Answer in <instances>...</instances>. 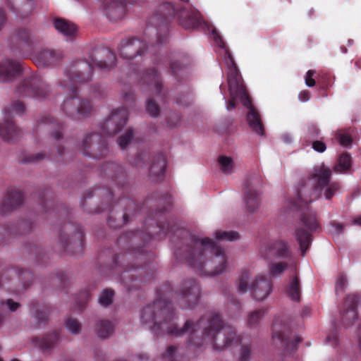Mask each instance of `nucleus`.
Masks as SVG:
<instances>
[{
  "mask_svg": "<svg viewBox=\"0 0 361 361\" xmlns=\"http://www.w3.org/2000/svg\"><path fill=\"white\" fill-rule=\"evenodd\" d=\"M361 306V295L357 293L348 294L340 312L341 320L345 327L353 326L356 322L358 314L357 308Z\"/></svg>",
  "mask_w": 361,
  "mask_h": 361,
  "instance_id": "13",
  "label": "nucleus"
},
{
  "mask_svg": "<svg viewBox=\"0 0 361 361\" xmlns=\"http://www.w3.org/2000/svg\"><path fill=\"white\" fill-rule=\"evenodd\" d=\"M48 317V312L44 310H37L35 314V318L37 324H40L47 321Z\"/></svg>",
  "mask_w": 361,
  "mask_h": 361,
  "instance_id": "57",
  "label": "nucleus"
},
{
  "mask_svg": "<svg viewBox=\"0 0 361 361\" xmlns=\"http://www.w3.org/2000/svg\"><path fill=\"white\" fill-rule=\"evenodd\" d=\"M121 57L133 60L144 56L148 50L147 43L136 37H129L121 41L118 47Z\"/></svg>",
  "mask_w": 361,
  "mask_h": 361,
  "instance_id": "12",
  "label": "nucleus"
},
{
  "mask_svg": "<svg viewBox=\"0 0 361 361\" xmlns=\"http://www.w3.org/2000/svg\"><path fill=\"white\" fill-rule=\"evenodd\" d=\"M326 342L333 347L337 346L338 344V336L335 331L331 332L326 338Z\"/></svg>",
  "mask_w": 361,
  "mask_h": 361,
  "instance_id": "59",
  "label": "nucleus"
},
{
  "mask_svg": "<svg viewBox=\"0 0 361 361\" xmlns=\"http://www.w3.org/2000/svg\"><path fill=\"white\" fill-rule=\"evenodd\" d=\"M331 176V171L322 165L314 170L312 178L303 180L300 183L298 197L302 204L295 202L293 207L301 209L300 221L309 231H317L319 224L314 212L307 206V203L320 197L322 191H324L326 199H331L340 188L338 183L330 182Z\"/></svg>",
  "mask_w": 361,
  "mask_h": 361,
  "instance_id": "2",
  "label": "nucleus"
},
{
  "mask_svg": "<svg viewBox=\"0 0 361 361\" xmlns=\"http://www.w3.org/2000/svg\"><path fill=\"white\" fill-rule=\"evenodd\" d=\"M32 229V223L28 220H21L16 225H7L0 228V237L3 240H8L14 233L24 235L29 233Z\"/></svg>",
  "mask_w": 361,
  "mask_h": 361,
  "instance_id": "22",
  "label": "nucleus"
},
{
  "mask_svg": "<svg viewBox=\"0 0 361 361\" xmlns=\"http://www.w3.org/2000/svg\"><path fill=\"white\" fill-rule=\"evenodd\" d=\"M16 94L19 97L46 98L50 94V88L40 77L32 76L17 85Z\"/></svg>",
  "mask_w": 361,
  "mask_h": 361,
  "instance_id": "10",
  "label": "nucleus"
},
{
  "mask_svg": "<svg viewBox=\"0 0 361 361\" xmlns=\"http://www.w3.org/2000/svg\"><path fill=\"white\" fill-rule=\"evenodd\" d=\"M45 157V154L42 152H37L36 154H30L24 157V158L23 159V162L28 164H37L39 163L40 161L44 159Z\"/></svg>",
  "mask_w": 361,
  "mask_h": 361,
  "instance_id": "50",
  "label": "nucleus"
},
{
  "mask_svg": "<svg viewBox=\"0 0 361 361\" xmlns=\"http://www.w3.org/2000/svg\"><path fill=\"white\" fill-rule=\"evenodd\" d=\"M23 252H27L28 255H35L36 257L39 253V247L37 245L32 243H27L23 247Z\"/></svg>",
  "mask_w": 361,
  "mask_h": 361,
  "instance_id": "55",
  "label": "nucleus"
},
{
  "mask_svg": "<svg viewBox=\"0 0 361 361\" xmlns=\"http://www.w3.org/2000/svg\"><path fill=\"white\" fill-rule=\"evenodd\" d=\"M262 178L259 175L254 173L250 175L244 183L245 192L249 190L252 192H257V188L261 185Z\"/></svg>",
  "mask_w": 361,
  "mask_h": 361,
  "instance_id": "38",
  "label": "nucleus"
},
{
  "mask_svg": "<svg viewBox=\"0 0 361 361\" xmlns=\"http://www.w3.org/2000/svg\"><path fill=\"white\" fill-rule=\"evenodd\" d=\"M289 328L282 326L279 329H276L274 338L281 342L283 350L288 353H291L296 350L297 345L302 341V338L299 336L290 335Z\"/></svg>",
  "mask_w": 361,
  "mask_h": 361,
  "instance_id": "17",
  "label": "nucleus"
},
{
  "mask_svg": "<svg viewBox=\"0 0 361 361\" xmlns=\"http://www.w3.org/2000/svg\"><path fill=\"white\" fill-rule=\"evenodd\" d=\"M54 24L55 28L66 37H75L77 33V26L63 18L55 19Z\"/></svg>",
  "mask_w": 361,
  "mask_h": 361,
  "instance_id": "30",
  "label": "nucleus"
},
{
  "mask_svg": "<svg viewBox=\"0 0 361 361\" xmlns=\"http://www.w3.org/2000/svg\"><path fill=\"white\" fill-rule=\"evenodd\" d=\"M39 128L41 130H45L56 140L62 137L61 126L58 123L53 117L50 116H42L39 120Z\"/></svg>",
  "mask_w": 361,
  "mask_h": 361,
  "instance_id": "24",
  "label": "nucleus"
},
{
  "mask_svg": "<svg viewBox=\"0 0 361 361\" xmlns=\"http://www.w3.org/2000/svg\"><path fill=\"white\" fill-rule=\"evenodd\" d=\"M287 267L288 264L285 262L273 263L269 267V271L271 276H279L287 269Z\"/></svg>",
  "mask_w": 361,
  "mask_h": 361,
  "instance_id": "49",
  "label": "nucleus"
},
{
  "mask_svg": "<svg viewBox=\"0 0 361 361\" xmlns=\"http://www.w3.org/2000/svg\"><path fill=\"white\" fill-rule=\"evenodd\" d=\"M166 169V158L164 155L159 154L154 157L149 168V176L151 177L159 178L164 174Z\"/></svg>",
  "mask_w": 361,
  "mask_h": 361,
  "instance_id": "31",
  "label": "nucleus"
},
{
  "mask_svg": "<svg viewBox=\"0 0 361 361\" xmlns=\"http://www.w3.org/2000/svg\"><path fill=\"white\" fill-rule=\"evenodd\" d=\"M61 58V53L49 49H42L36 54L35 63L39 66L45 67L56 63Z\"/></svg>",
  "mask_w": 361,
  "mask_h": 361,
  "instance_id": "25",
  "label": "nucleus"
},
{
  "mask_svg": "<svg viewBox=\"0 0 361 361\" xmlns=\"http://www.w3.org/2000/svg\"><path fill=\"white\" fill-rule=\"evenodd\" d=\"M294 236L299 245L301 255L303 257L312 241V235L309 231L304 230L302 226H300L295 228Z\"/></svg>",
  "mask_w": 361,
  "mask_h": 361,
  "instance_id": "27",
  "label": "nucleus"
},
{
  "mask_svg": "<svg viewBox=\"0 0 361 361\" xmlns=\"http://www.w3.org/2000/svg\"><path fill=\"white\" fill-rule=\"evenodd\" d=\"M140 318L142 324L149 325V328L157 334H166L179 337L188 334L191 336L190 342L197 345L208 340L216 350H224L237 341L235 329L224 324L217 314L211 316L207 320L202 339L194 338L203 319H200L196 323L187 320L182 327H178L173 322V308L171 302L165 300H158L144 307Z\"/></svg>",
  "mask_w": 361,
  "mask_h": 361,
  "instance_id": "1",
  "label": "nucleus"
},
{
  "mask_svg": "<svg viewBox=\"0 0 361 361\" xmlns=\"http://www.w3.org/2000/svg\"><path fill=\"white\" fill-rule=\"evenodd\" d=\"M145 155L140 153L137 154L135 157L133 161H132V164L137 167H140L142 166V161L145 158Z\"/></svg>",
  "mask_w": 361,
  "mask_h": 361,
  "instance_id": "62",
  "label": "nucleus"
},
{
  "mask_svg": "<svg viewBox=\"0 0 361 361\" xmlns=\"http://www.w3.org/2000/svg\"><path fill=\"white\" fill-rule=\"evenodd\" d=\"M66 329L73 334H79L81 331L82 324L76 319L70 318L66 323Z\"/></svg>",
  "mask_w": 361,
  "mask_h": 361,
  "instance_id": "46",
  "label": "nucleus"
},
{
  "mask_svg": "<svg viewBox=\"0 0 361 361\" xmlns=\"http://www.w3.org/2000/svg\"><path fill=\"white\" fill-rule=\"evenodd\" d=\"M336 139L338 140L340 144L344 147L350 145L352 142L351 137L343 131H338L336 133Z\"/></svg>",
  "mask_w": 361,
  "mask_h": 361,
  "instance_id": "53",
  "label": "nucleus"
},
{
  "mask_svg": "<svg viewBox=\"0 0 361 361\" xmlns=\"http://www.w3.org/2000/svg\"><path fill=\"white\" fill-rule=\"evenodd\" d=\"M14 39L20 49H23L25 47H29L32 44L31 33L25 28L18 29L14 35Z\"/></svg>",
  "mask_w": 361,
  "mask_h": 361,
  "instance_id": "33",
  "label": "nucleus"
},
{
  "mask_svg": "<svg viewBox=\"0 0 361 361\" xmlns=\"http://www.w3.org/2000/svg\"><path fill=\"white\" fill-rule=\"evenodd\" d=\"M170 73L177 80L182 78L186 72V66L178 61L173 60L169 63Z\"/></svg>",
  "mask_w": 361,
  "mask_h": 361,
  "instance_id": "39",
  "label": "nucleus"
},
{
  "mask_svg": "<svg viewBox=\"0 0 361 361\" xmlns=\"http://www.w3.org/2000/svg\"><path fill=\"white\" fill-rule=\"evenodd\" d=\"M73 94H75L73 93ZM62 111L73 120H81L91 116L94 111L93 104L87 98L75 95L66 98L61 104Z\"/></svg>",
  "mask_w": 361,
  "mask_h": 361,
  "instance_id": "8",
  "label": "nucleus"
},
{
  "mask_svg": "<svg viewBox=\"0 0 361 361\" xmlns=\"http://www.w3.org/2000/svg\"><path fill=\"white\" fill-rule=\"evenodd\" d=\"M115 330L114 324L107 319H99L95 322L94 333L102 340L109 338Z\"/></svg>",
  "mask_w": 361,
  "mask_h": 361,
  "instance_id": "26",
  "label": "nucleus"
},
{
  "mask_svg": "<svg viewBox=\"0 0 361 361\" xmlns=\"http://www.w3.org/2000/svg\"><path fill=\"white\" fill-rule=\"evenodd\" d=\"M114 291L111 289L104 290L99 296V302L104 307H107L112 303Z\"/></svg>",
  "mask_w": 361,
  "mask_h": 361,
  "instance_id": "42",
  "label": "nucleus"
},
{
  "mask_svg": "<svg viewBox=\"0 0 361 361\" xmlns=\"http://www.w3.org/2000/svg\"><path fill=\"white\" fill-rule=\"evenodd\" d=\"M146 110L152 117H157L160 114L161 109L159 104L153 99H148L146 102Z\"/></svg>",
  "mask_w": 361,
  "mask_h": 361,
  "instance_id": "44",
  "label": "nucleus"
},
{
  "mask_svg": "<svg viewBox=\"0 0 361 361\" xmlns=\"http://www.w3.org/2000/svg\"><path fill=\"white\" fill-rule=\"evenodd\" d=\"M33 341L38 343L39 347L44 352L51 351L60 343L59 334L56 331L46 334L41 339L35 338Z\"/></svg>",
  "mask_w": 361,
  "mask_h": 361,
  "instance_id": "28",
  "label": "nucleus"
},
{
  "mask_svg": "<svg viewBox=\"0 0 361 361\" xmlns=\"http://www.w3.org/2000/svg\"><path fill=\"white\" fill-rule=\"evenodd\" d=\"M105 13L111 21H117L123 18L126 11V0H106Z\"/></svg>",
  "mask_w": 361,
  "mask_h": 361,
  "instance_id": "21",
  "label": "nucleus"
},
{
  "mask_svg": "<svg viewBox=\"0 0 361 361\" xmlns=\"http://www.w3.org/2000/svg\"><path fill=\"white\" fill-rule=\"evenodd\" d=\"M83 231L81 226L67 224L63 227L59 235L61 248L68 254L78 256L83 249Z\"/></svg>",
  "mask_w": 361,
  "mask_h": 361,
  "instance_id": "6",
  "label": "nucleus"
},
{
  "mask_svg": "<svg viewBox=\"0 0 361 361\" xmlns=\"http://www.w3.org/2000/svg\"><path fill=\"white\" fill-rule=\"evenodd\" d=\"M21 66L19 61L7 60L0 65V78L4 82L14 80L20 73Z\"/></svg>",
  "mask_w": 361,
  "mask_h": 361,
  "instance_id": "23",
  "label": "nucleus"
},
{
  "mask_svg": "<svg viewBox=\"0 0 361 361\" xmlns=\"http://www.w3.org/2000/svg\"><path fill=\"white\" fill-rule=\"evenodd\" d=\"M227 81L230 97L233 99H239L241 103L248 109L247 121L250 128L257 134L264 135V127L260 116L251 104L250 99L242 82L241 77L238 75L235 66L230 68Z\"/></svg>",
  "mask_w": 361,
  "mask_h": 361,
  "instance_id": "4",
  "label": "nucleus"
},
{
  "mask_svg": "<svg viewBox=\"0 0 361 361\" xmlns=\"http://www.w3.org/2000/svg\"><path fill=\"white\" fill-rule=\"evenodd\" d=\"M173 15H175V7L171 3L164 2L149 18L148 27L154 32L158 44H162L166 39L169 32L167 18Z\"/></svg>",
  "mask_w": 361,
  "mask_h": 361,
  "instance_id": "7",
  "label": "nucleus"
},
{
  "mask_svg": "<svg viewBox=\"0 0 361 361\" xmlns=\"http://www.w3.org/2000/svg\"><path fill=\"white\" fill-rule=\"evenodd\" d=\"M250 290L255 300L262 301L271 293L272 283L266 277L259 276L252 282Z\"/></svg>",
  "mask_w": 361,
  "mask_h": 361,
  "instance_id": "18",
  "label": "nucleus"
},
{
  "mask_svg": "<svg viewBox=\"0 0 361 361\" xmlns=\"http://www.w3.org/2000/svg\"><path fill=\"white\" fill-rule=\"evenodd\" d=\"M104 171L115 180L121 181L125 177V173L121 166L114 163L106 164L104 166Z\"/></svg>",
  "mask_w": 361,
  "mask_h": 361,
  "instance_id": "37",
  "label": "nucleus"
},
{
  "mask_svg": "<svg viewBox=\"0 0 361 361\" xmlns=\"http://www.w3.org/2000/svg\"><path fill=\"white\" fill-rule=\"evenodd\" d=\"M23 197L20 192L11 190L7 192L0 202V214L7 215L23 204Z\"/></svg>",
  "mask_w": 361,
  "mask_h": 361,
  "instance_id": "19",
  "label": "nucleus"
},
{
  "mask_svg": "<svg viewBox=\"0 0 361 361\" xmlns=\"http://www.w3.org/2000/svg\"><path fill=\"white\" fill-rule=\"evenodd\" d=\"M286 294L293 301L300 299V281L297 276H294L286 289Z\"/></svg>",
  "mask_w": 361,
  "mask_h": 361,
  "instance_id": "36",
  "label": "nucleus"
},
{
  "mask_svg": "<svg viewBox=\"0 0 361 361\" xmlns=\"http://www.w3.org/2000/svg\"><path fill=\"white\" fill-rule=\"evenodd\" d=\"M312 147L318 152H324L326 149L325 143L319 140L314 141L312 142Z\"/></svg>",
  "mask_w": 361,
  "mask_h": 361,
  "instance_id": "60",
  "label": "nucleus"
},
{
  "mask_svg": "<svg viewBox=\"0 0 361 361\" xmlns=\"http://www.w3.org/2000/svg\"><path fill=\"white\" fill-rule=\"evenodd\" d=\"M182 252L183 258L205 276H216L226 270L224 250L208 238L190 235Z\"/></svg>",
  "mask_w": 361,
  "mask_h": 361,
  "instance_id": "3",
  "label": "nucleus"
},
{
  "mask_svg": "<svg viewBox=\"0 0 361 361\" xmlns=\"http://www.w3.org/2000/svg\"><path fill=\"white\" fill-rule=\"evenodd\" d=\"M88 59L92 68L97 66L102 70H110L115 66L116 57L111 49L100 47L92 50Z\"/></svg>",
  "mask_w": 361,
  "mask_h": 361,
  "instance_id": "14",
  "label": "nucleus"
},
{
  "mask_svg": "<svg viewBox=\"0 0 361 361\" xmlns=\"http://www.w3.org/2000/svg\"><path fill=\"white\" fill-rule=\"evenodd\" d=\"M93 68L89 61H72L64 70L63 76L59 79V86L66 92L75 93L76 85L89 81L93 75Z\"/></svg>",
  "mask_w": 361,
  "mask_h": 361,
  "instance_id": "5",
  "label": "nucleus"
},
{
  "mask_svg": "<svg viewBox=\"0 0 361 361\" xmlns=\"http://www.w3.org/2000/svg\"><path fill=\"white\" fill-rule=\"evenodd\" d=\"M6 305L11 312L16 311L20 306L18 302H14L11 299L7 300Z\"/></svg>",
  "mask_w": 361,
  "mask_h": 361,
  "instance_id": "64",
  "label": "nucleus"
},
{
  "mask_svg": "<svg viewBox=\"0 0 361 361\" xmlns=\"http://www.w3.org/2000/svg\"><path fill=\"white\" fill-rule=\"evenodd\" d=\"M20 134V130L11 121H6L0 125V135L5 140H16Z\"/></svg>",
  "mask_w": 361,
  "mask_h": 361,
  "instance_id": "29",
  "label": "nucleus"
},
{
  "mask_svg": "<svg viewBox=\"0 0 361 361\" xmlns=\"http://www.w3.org/2000/svg\"><path fill=\"white\" fill-rule=\"evenodd\" d=\"M250 279V272L248 271H245L240 275L238 283V290L240 293H245L247 291L248 288V282Z\"/></svg>",
  "mask_w": 361,
  "mask_h": 361,
  "instance_id": "45",
  "label": "nucleus"
},
{
  "mask_svg": "<svg viewBox=\"0 0 361 361\" xmlns=\"http://www.w3.org/2000/svg\"><path fill=\"white\" fill-rule=\"evenodd\" d=\"M175 14L178 16L180 24L185 30H194L200 24V13L197 10L186 8H175Z\"/></svg>",
  "mask_w": 361,
  "mask_h": 361,
  "instance_id": "16",
  "label": "nucleus"
},
{
  "mask_svg": "<svg viewBox=\"0 0 361 361\" xmlns=\"http://www.w3.org/2000/svg\"><path fill=\"white\" fill-rule=\"evenodd\" d=\"M216 238L221 241L232 242L235 241L240 238V234L233 231H218L216 232Z\"/></svg>",
  "mask_w": 361,
  "mask_h": 361,
  "instance_id": "40",
  "label": "nucleus"
},
{
  "mask_svg": "<svg viewBox=\"0 0 361 361\" xmlns=\"http://www.w3.org/2000/svg\"><path fill=\"white\" fill-rule=\"evenodd\" d=\"M347 283V277L343 274L339 275L336 282V291H343Z\"/></svg>",
  "mask_w": 361,
  "mask_h": 361,
  "instance_id": "56",
  "label": "nucleus"
},
{
  "mask_svg": "<svg viewBox=\"0 0 361 361\" xmlns=\"http://www.w3.org/2000/svg\"><path fill=\"white\" fill-rule=\"evenodd\" d=\"M251 350V346L250 345H243L240 348L239 361H250Z\"/></svg>",
  "mask_w": 361,
  "mask_h": 361,
  "instance_id": "52",
  "label": "nucleus"
},
{
  "mask_svg": "<svg viewBox=\"0 0 361 361\" xmlns=\"http://www.w3.org/2000/svg\"><path fill=\"white\" fill-rule=\"evenodd\" d=\"M313 74H314V71H308L307 73V75L305 78V82H306V85L309 87H313L315 85L314 80L312 78Z\"/></svg>",
  "mask_w": 361,
  "mask_h": 361,
  "instance_id": "63",
  "label": "nucleus"
},
{
  "mask_svg": "<svg viewBox=\"0 0 361 361\" xmlns=\"http://www.w3.org/2000/svg\"><path fill=\"white\" fill-rule=\"evenodd\" d=\"M134 137V133L132 129H128L126 130V132L122 135L121 137L118 139V143L119 146L124 149L128 144L130 143L131 140Z\"/></svg>",
  "mask_w": 361,
  "mask_h": 361,
  "instance_id": "47",
  "label": "nucleus"
},
{
  "mask_svg": "<svg viewBox=\"0 0 361 361\" xmlns=\"http://www.w3.org/2000/svg\"><path fill=\"white\" fill-rule=\"evenodd\" d=\"M261 255L266 259L272 260L274 257H287L290 255L289 245L287 243L280 240L271 243L261 250Z\"/></svg>",
  "mask_w": 361,
  "mask_h": 361,
  "instance_id": "20",
  "label": "nucleus"
},
{
  "mask_svg": "<svg viewBox=\"0 0 361 361\" xmlns=\"http://www.w3.org/2000/svg\"><path fill=\"white\" fill-rule=\"evenodd\" d=\"M350 156L347 153H343L340 156L338 163L334 166V170L336 171H347L350 168Z\"/></svg>",
  "mask_w": 361,
  "mask_h": 361,
  "instance_id": "41",
  "label": "nucleus"
},
{
  "mask_svg": "<svg viewBox=\"0 0 361 361\" xmlns=\"http://www.w3.org/2000/svg\"><path fill=\"white\" fill-rule=\"evenodd\" d=\"M264 311L258 310L250 313L247 318V324L250 326H257L263 319Z\"/></svg>",
  "mask_w": 361,
  "mask_h": 361,
  "instance_id": "43",
  "label": "nucleus"
},
{
  "mask_svg": "<svg viewBox=\"0 0 361 361\" xmlns=\"http://www.w3.org/2000/svg\"><path fill=\"white\" fill-rule=\"evenodd\" d=\"M121 204L124 207L122 218L124 223H127L134 216L137 207L135 202L129 198L123 199Z\"/></svg>",
  "mask_w": 361,
  "mask_h": 361,
  "instance_id": "35",
  "label": "nucleus"
},
{
  "mask_svg": "<svg viewBox=\"0 0 361 361\" xmlns=\"http://www.w3.org/2000/svg\"><path fill=\"white\" fill-rule=\"evenodd\" d=\"M25 110V105L21 102H16L11 106V111L17 114H23Z\"/></svg>",
  "mask_w": 361,
  "mask_h": 361,
  "instance_id": "58",
  "label": "nucleus"
},
{
  "mask_svg": "<svg viewBox=\"0 0 361 361\" xmlns=\"http://www.w3.org/2000/svg\"><path fill=\"white\" fill-rule=\"evenodd\" d=\"M180 123V118L178 114L176 112L171 113L166 118L167 126L170 128L177 127Z\"/></svg>",
  "mask_w": 361,
  "mask_h": 361,
  "instance_id": "51",
  "label": "nucleus"
},
{
  "mask_svg": "<svg viewBox=\"0 0 361 361\" xmlns=\"http://www.w3.org/2000/svg\"><path fill=\"white\" fill-rule=\"evenodd\" d=\"M178 302L183 310L194 308L200 301V287L195 279L181 281L177 292Z\"/></svg>",
  "mask_w": 361,
  "mask_h": 361,
  "instance_id": "9",
  "label": "nucleus"
},
{
  "mask_svg": "<svg viewBox=\"0 0 361 361\" xmlns=\"http://www.w3.org/2000/svg\"><path fill=\"white\" fill-rule=\"evenodd\" d=\"M226 299L227 301L233 305L235 307H237V309H239L240 307V303L239 300L235 298L232 294H231L229 292L226 293Z\"/></svg>",
  "mask_w": 361,
  "mask_h": 361,
  "instance_id": "61",
  "label": "nucleus"
},
{
  "mask_svg": "<svg viewBox=\"0 0 361 361\" xmlns=\"http://www.w3.org/2000/svg\"><path fill=\"white\" fill-rule=\"evenodd\" d=\"M92 92L95 97L102 98L106 95V88L100 84H95L92 87Z\"/></svg>",
  "mask_w": 361,
  "mask_h": 361,
  "instance_id": "54",
  "label": "nucleus"
},
{
  "mask_svg": "<svg viewBox=\"0 0 361 361\" xmlns=\"http://www.w3.org/2000/svg\"><path fill=\"white\" fill-rule=\"evenodd\" d=\"M219 162L221 166V169L224 173H230L233 169V160L231 157L220 156L219 157Z\"/></svg>",
  "mask_w": 361,
  "mask_h": 361,
  "instance_id": "48",
  "label": "nucleus"
},
{
  "mask_svg": "<svg viewBox=\"0 0 361 361\" xmlns=\"http://www.w3.org/2000/svg\"><path fill=\"white\" fill-rule=\"evenodd\" d=\"M128 119V113L126 109L114 111L104 122L103 130L109 135H114L123 128Z\"/></svg>",
  "mask_w": 361,
  "mask_h": 361,
  "instance_id": "15",
  "label": "nucleus"
},
{
  "mask_svg": "<svg viewBox=\"0 0 361 361\" xmlns=\"http://www.w3.org/2000/svg\"><path fill=\"white\" fill-rule=\"evenodd\" d=\"M145 77L154 85L157 95L165 97L166 91L162 86L161 81L159 80L157 71L154 69L151 70L146 73Z\"/></svg>",
  "mask_w": 361,
  "mask_h": 361,
  "instance_id": "34",
  "label": "nucleus"
},
{
  "mask_svg": "<svg viewBox=\"0 0 361 361\" xmlns=\"http://www.w3.org/2000/svg\"><path fill=\"white\" fill-rule=\"evenodd\" d=\"M80 150L83 155L93 159H101L108 152L105 140L97 133H88L84 135Z\"/></svg>",
  "mask_w": 361,
  "mask_h": 361,
  "instance_id": "11",
  "label": "nucleus"
},
{
  "mask_svg": "<svg viewBox=\"0 0 361 361\" xmlns=\"http://www.w3.org/2000/svg\"><path fill=\"white\" fill-rule=\"evenodd\" d=\"M245 201L248 212L255 213L258 210L260 200L257 192H245Z\"/></svg>",
  "mask_w": 361,
  "mask_h": 361,
  "instance_id": "32",
  "label": "nucleus"
}]
</instances>
